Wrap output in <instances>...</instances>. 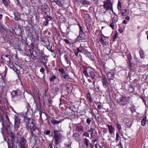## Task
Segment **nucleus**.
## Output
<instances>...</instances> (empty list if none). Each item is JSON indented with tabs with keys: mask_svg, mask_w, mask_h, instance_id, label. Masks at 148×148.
I'll return each instance as SVG.
<instances>
[{
	"mask_svg": "<svg viewBox=\"0 0 148 148\" xmlns=\"http://www.w3.org/2000/svg\"><path fill=\"white\" fill-rule=\"evenodd\" d=\"M7 131L8 136L10 137L12 141H15L16 135L14 133L11 131V127H8L4 128V131Z\"/></svg>",
	"mask_w": 148,
	"mask_h": 148,
	"instance_id": "1a4fd4ad",
	"label": "nucleus"
},
{
	"mask_svg": "<svg viewBox=\"0 0 148 148\" xmlns=\"http://www.w3.org/2000/svg\"><path fill=\"white\" fill-rule=\"evenodd\" d=\"M91 70V68L89 67L84 65L83 66V72L86 77L89 76L88 75Z\"/></svg>",
	"mask_w": 148,
	"mask_h": 148,
	"instance_id": "4468645a",
	"label": "nucleus"
},
{
	"mask_svg": "<svg viewBox=\"0 0 148 148\" xmlns=\"http://www.w3.org/2000/svg\"><path fill=\"white\" fill-rule=\"evenodd\" d=\"M112 114H113V115H112V116H113V117H112V118L113 119H114L115 118V117H116V113L115 112V111L114 110H112Z\"/></svg>",
	"mask_w": 148,
	"mask_h": 148,
	"instance_id": "774afa93",
	"label": "nucleus"
},
{
	"mask_svg": "<svg viewBox=\"0 0 148 148\" xmlns=\"http://www.w3.org/2000/svg\"><path fill=\"white\" fill-rule=\"evenodd\" d=\"M73 111L69 110V109L68 110V109H65V112L68 115H71V113H72V111Z\"/></svg>",
	"mask_w": 148,
	"mask_h": 148,
	"instance_id": "69168bd1",
	"label": "nucleus"
},
{
	"mask_svg": "<svg viewBox=\"0 0 148 148\" xmlns=\"http://www.w3.org/2000/svg\"><path fill=\"white\" fill-rule=\"evenodd\" d=\"M24 121L26 129L28 131L30 130L31 135L32 137H36L37 135L40 134V130L34 119L25 116Z\"/></svg>",
	"mask_w": 148,
	"mask_h": 148,
	"instance_id": "f257e3e1",
	"label": "nucleus"
},
{
	"mask_svg": "<svg viewBox=\"0 0 148 148\" xmlns=\"http://www.w3.org/2000/svg\"><path fill=\"white\" fill-rule=\"evenodd\" d=\"M42 104L40 102H39L38 104H36V110L37 111H39V112L43 113V110L42 108Z\"/></svg>",
	"mask_w": 148,
	"mask_h": 148,
	"instance_id": "72a5a7b5",
	"label": "nucleus"
},
{
	"mask_svg": "<svg viewBox=\"0 0 148 148\" xmlns=\"http://www.w3.org/2000/svg\"><path fill=\"white\" fill-rule=\"evenodd\" d=\"M111 52V49H110L109 50V53L107 54H106V55H105L106 58L107 60L108 59H109L110 58V56L109 55H110V53Z\"/></svg>",
	"mask_w": 148,
	"mask_h": 148,
	"instance_id": "338daca9",
	"label": "nucleus"
},
{
	"mask_svg": "<svg viewBox=\"0 0 148 148\" xmlns=\"http://www.w3.org/2000/svg\"><path fill=\"white\" fill-rule=\"evenodd\" d=\"M92 120H93V118H88L86 119V123L88 125H90L91 124V121Z\"/></svg>",
	"mask_w": 148,
	"mask_h": 148,
	"instance_id": "6e6d98bb",
	"label": "nucleus"
},
{
	"mask_svg": "<svg viewBox=\"0 0 148 148\" xmlns=\"http://www.w3.org/2000/svg\"><path fill=\"white\" fill-rule=\"evenodd\" d=\"M88 75L89 76H88V77H89L92 80H95L97 79V77L96 76L95 72L94 71H92V70H91L89 73Z\"/></svg>",
	"mask_w": 148,
	"mask_h": 148,
	"instance_id": "393cba45",
	"label": "nucleus"
},
{
	"mask_svg": "<svg viewBox=\"0 0 148 148\" xmlns=\"http://www.w3.org/2000/svg\"><path fill=\"white\" fill-rule=\"evenodd\" d=\"M3 3L5 7H7L8 5V3L6 0H2Z\"/></svg>",
	"mask_w": 148,
	"mask_h": 148,
	"instance_id": "e2e57ef3",
	"label": "nucleus"
},
{
	"mask_svg": "<svg viewBox=\"0 0 148 148\" xmlns=\"http://www.w3.org/2000/svg\"><path fill=\"white\" fill-rule=\"evenodd\" d=\"M127 89L130 93H132L134 90V88L132 85H130Z\"/></svg>",
	"mask_w": 148,
	"mask_h": 148,
	"instance_id": "37998d69",
	"label": "nucleus"
},
{
	"mask_svg": "<svg viewBox=\"0 0 148 148\" xmlns=\"http://www.w3.org/2000/svg\"><path fill=\"white\" fill-rule=\"evenodd\" d=\"M8 66H9L10 68L11 69H13V68L14 67V63L13 64H12L11 63V62L10 63H8L7 64Z\"/></svg>",
	"mask_w": 148,
	"mask_h": 148,
	"instance_id": "680f3d73",
	"label": "nucleus"
},
{
	"mask_svg": "<svg viewBox=\"0 0 148 148\" xmlns=\"http://www.w3.org/2000/svg\"><path fill=\"white\" fill-rule=\"evenodd\" d=\"M92 145L93 147L94 145L95 146V148H98V147H99L100 148H101V146H100L99 145L98 141L97 139H95L92 140Z\"/></svg>",
	"mask_w": 148,
	"mask_h": 148,
	"instance_id": "c85d7f7f",
	"label": "nucleus"
},
{
	"mask_svg": "<svg viewBox=\"0 0 148 148\" xmlns=\"http://www.w3.org/2000/svg\"><path fill=\"white\" fill-rule=\"evenodd\" d=\"M56 76L54 75H53L51 76L49 78V81L51 82H53L54 80L56 79Z\"/></svg>",
	"mask_w": 148,
	"mask_h": 148,
	"instance_id": "79ce46f5",
	"label": "nucleus"
},
{
	"mask_svg": "<svg viewBox=\"0 0 148 148\" xmlns=\"http://www.w3.org/2000/svg\"><path fill=\"white\" fill-rule=\"evenodd\" d=\"M133 120L132 119H127L126 121V123L128 127L131 126L132 124Z\"/></svg>",
	"mask_w": 148,
	"mask_h": 148,
	"instance_id": "4c0bfd02",
	"label": "nucleus"
},
{
	"mask_svg": "<svg viewBox=\"0 0 148 148\" xmlns=\"http://www.w3.org/2000/svg\"><path fill=\"white\" fill-rule=\"evenodd\" d=\"M65 107L66 108V109H69L70 111H73V108L71 106V103H66Z\"/></svg>",
	"mask_w": 148,
	"mask_h": 148,
	"instance_id": "58836bf2",
	"label": "nucleus"
},
{
	"mask_svg": "<svg viewBox=\"0 0 148 148\" xmlns=\"http://www.w3.org/2000/svg\"><path fill=\"white\" fill-rule=\"evenodd\" d=\"M99 41L103 45H105L106 44V41H104L102 36H101V38H99Z\"/></svg>",
	"mask_w": 148,
	"mask_h": 148,
	"instance_id": "de8ad7c7",
	"label": "nucleus"
},
{
	"mask_svg": "<svg viewBox=\"0 0 148 148\" xmlns=\"http://www.w3.org/2000/svg\"><path fill=\"white\" fill-rule=\"evenodd\" d=\"M111 73L110 72H109L108 73L107 75V77L108 79V80L109 81V82L110 81V80L111 79Z\"/></svg>",
	"mask_w": 148,
	"mask_h": 148,
	"instance_id": "bf43d9fd",
	"label": "nucleus"
},
{
	"mask_svg": "<svg viewBox=\"0 0 148 148\" xmlns=\"http://www.w3.org/2000/svg\"><path fill=\"white\" fill-rule=\"evenodd\" d=\"M147 119L146 116H145L141 121V125L143 126H144L145 125L146 121Z\"/></svg>",
	"mask_w": 148,
	"mask_h": 148,
	"instance_id": "8fccbe9b",
	"label": "nucleus"
},
{
	"mask_svg": "<svg viewBox=\"0 0 148 148\" xmlns=\"http://www.w3.org/2000/svg\"><path fill=\"white\" fill-rule=\"evenodd\" d=\"M72 137L75 141L79 142L81 140V137L80 135L77 132L73 133Z\"/></svg>",
	"mask_w": 148,
	"mask_h": 148,
	"instance_id": "dca6fc26",
	"label": "nucleus"
},
{
	"mask_svg": "<svg viewBox=\"0 0 148 148\" xmlns=\"http://www.w3.org/2000/svg\"><path fill=\"white\" fill-rule=\"evenodd\" d=\"M14 19L16 21H18L20 20V16L19 14V13L17 11L14 12Z\"/></svg>",
	"mask_w": 148,
	"mask_h": 148,
	"instance_id": "473e14b6",
	"label": "nucleus"
},
{
	"mask_svg": "<svg viewBox=\"0 0 148 148\" xmlns=\"http://www.w3.org/2000/svg\"><path fill=\"white\" fill-rule=\"evenodd\" d=\"M75 130L77 132H84V128L81 125H78L76 126Z\"/></svg>",
	"mask_w": 148,
	"mask_h": 148,
	"instance_id": "cd10ccee",
	"label": "nucleus"
},
{
	"mask_svg": "<svg viewBox=\"0 0 148 148\" xmlns=\"http://www.w3.org/2000/svg\"><path fill=\"white\" fill-rule=\"evenodd\" d=\"M117 16L116 15H115L114 17H113L112 23H114L117 21Z\"/></svg>",
	"mask_w": 148,
	"mask_h": 148,
	"instance_id": "3c124183",
	"label": "nucleus"
},
{
	"mask_svg": "<svg viewBox=\"0 0 148 148\" xmlns=\"http://www.w3.org/2000/svg\"><path fill=\"white\" fill-rule=\"evenodd\" d=\"M27 105L26 106V108H27V111L25 113L27 115H28L29 114L31 115V117H32L34 116L35 115V112L34 113L33 112L28 102H27Z\"/></svg>",
	"mask_w": 148,
	"mask_h": 148,
	"instance_id": "ddd939ff",
	"label": "nucleus"
},
{
	"mask_svg": "<svg viewBox=\"0 0 148 148\" xmlns=\"http://www.w3.org/2000/svg\"><path fill=\"white\" fill-rule=\"evenodd\" d=\"M10 56L9 55L6 54H3L1 55V59L2 62L7 64L11 62V60L10 59Z\"/></svg>",
	"mask_w": 148,
	"mask_h": 148,
	"instance_id": "9d476101",
	"label": "nucleus"
},
{
	"mask_svg": "<svg viewBox=\"0 0 148 148\" xmlns=\"http://www.w3.org/2000/svg\"><path fill=\"white\" fill-rule=\"evenodd\" d=\"M14 32L18 36L21 37L23 36L22 31L21 27H18L16 28L14 30Z\"/></svg>",
	"mask_w": 148,
	"mask_h": 148,
	"instance_id": "412c9836",
	"label": "nucleus"
},
{
	"mask_svg": "<svg viewBox=\"0 0 148 148\" xmlns=\"http://www.w3.org/2000/svg\"><path fill=\"white\" fill-rule=\"evenodd\" d=\"M120 13L123 16H127L130 14L128 9H123L120 10Z\"/></svg>",
	"mask_w": 148,
	"mask_h": 148,
	"instance_id": "5701e85b",
	"label": "nucleus"
},
{
	"mask_svg": "<svg viewBox=\"0 0 148 148\" xmlns=\"http://www.w3.org/2000/svg\"><path fill=\"white\" fill-rule=\"evenodd\" d=\"M18 67H19L18 65L16 63H14V66L13 69V70L17 73L18 76L19 77V74L20 73V72L18 69Z\"/></svg>",
	"mask_w": 148,
	"mask_h": 148,
	"instance_id": "bb28decb",
	"label": "nucleus"
},
{
	"mask_svg": "<svg viewBox=\"0 0 148 148\" xmlns=\"http://www.w3.org/2000/svg\"><path fill=\"white\" fill-rule=\"evenodd\" d=\"M58 71L64 79H66L68 78V75L66 74L65 71L63 68L59 69Z\"/></svg>",
	"mask_w": 148,
	"mask_h": 148,
	"instance_id": "6ab92c4d",
	"label": "nucleus"
},
{
	"mask_svg": "<svg viewBox=\"0 0 148 148\" xmlns=\"http://www.w3.org/2000/svg\"><path fill=\"white\" fill-rule=\"evenodd\" d=\"M1 110L3 112V114L6 119V120H3L2 123V127L1 128V132L2 134L3 135L4 128L6 127H11L12 126V124L10 121L6 110L4 111V109H3Z\"/></svg>",
	"mask_w": 148,
	"mask_h": 148,
	"instance_id": "7ed1b4c3",
	"label": "nucleus"
},
{
	"mask_svg": "<svg viewBox=\"0 0 148 148\" xmlns=\"http://www.w3.org/2000/svg\"><path fill=\"white\" fill-rule=\"evenodd\" d=\"M81 2L83 5H89L90 2L86 0H81Z\"/></svg>",
	"mask_w": 148,
	"mask_h": 148,
	"instance_id": "49530a36",
	"label": "nucleus"
},
{
	"mask_svg": "<svg viewBox=\"0 0 148 148\" xmlns=\"http://www.w3.org/2000/svg\"><path fill=\"white\" fill-rule=\"evenodd\" d=\"M73 51L75 55L77 57L79 56V53L81 52L84 54L90 60H93L95 59L93 53L88 52L86 49L82 46L81 45L79 47H77L75 49H73Z\"/></svg>",
	"mask_w": 148,
	"mask_h": 148,
	"instance_id": "f03ea898",
	"label": "nucleus"
},
{
	"mask_svg": "<svg viewBox=\"0 0 148 148\" xmlns=\"http://www.w3.org/2000/svg\"><path fill=\"white\" fill-rule=\"evenodd\" d=\"M40 6L41 11L45 14H46L48 11V5L44 3L43 4L41 5Z\"/></svg>",
	"mask_w": 148,
	"mask_h": 148,
	"instance_id": "a211bd4d",
	"label": "nucleus"
},
{
	"mask_svg": "<svg viewBox=\"0 0 148 148\" xmlns=\"http://www.w3.org/2000/svg\"><path fill=\"white\" fill-rule=\"evenodd\" d=\"M45 19L46 20V22L45 24V26H47L49 25V21L52 19V18L51 16L48 15H47L45 17Z\"/></svg>",
	"mask_w": 148,
	"mask_h": 148,
	"instance_id": "c756f323",
	"label": "nucleus"
},
{
	"mask_svg": "<svg viewBox=\"0 0 148 148\" xmlns=\"http://www.w3.org/2000/svg\"><path fill=\"white\" fill-rule=\"evenodd\" d=\"M77 25L79 28V35L78 36H84L85 37H86V34L83 31V28L80 24L78 23Z\"/></svg>",
	"mask_w": 148,
	"mask_h": 148,
	"instance_id": "aec40b11",
	"label": "nucleus"
},
{
	"mask_svg": "<svg viewBox=\"0 0 148 148\" xmlns=\"http://www.w3.org/2000/svg\"><path fill=\"white\" fill-rule=\"evenodd\" d=\"M22 94L19 89L13 90L11 93L12 100L14 103L20 101L22 98Z\"/></svg>",
	"mask_w": 148,
	"mask_h": 148,
	"instance_id": "39448f33",
	"label": "nucleus"
},
{
	"mask_svg": "<svg viewBox=\"0 0 148 148\" xmlns=\"http://www.w3.org/2000/svg\"><path fill=\"white\" fill-rule=\"evenodd\" d=\"M72 142H68L64 144L63 148H72L71 147Z\"/></svg>",
	"mask_w": 148,
	"mask_h": 148,
	"instance_id": "ea45409f",
	"label": "nucleus"
},
{
	"mask_svg": "<svg viewBox=\"0 0 148 148\" xmlns=\"http://www.w3.org/2000/svg\"><path fill=\"white\" fill-rule=\"evenodd\" d=\"M64 58L65 59V61L66 63L68 65L67 67H68L71 64L70 58L68 55L66 54L64 55Z\"/></svg>",
	"mask_w": 148,
	"mask_h": 148,
	"instance_id": "4be33fe9",
	"label": "nucleus"
},
{
	"mask_svg": "<svg viewBox=\"0 0 148 148\" xmlns=\"http://www.w3.org/2000/svg\"><path fill=\"white\" fill-rule=\"evenodd\" d=\"M51 133V131L50 130H44V134L47 135H49Z\"/></svg>",
	"mask_w": 148,
	"mask_h": 148,
	"instance_id": "0e129e2a",
	"label": "nucleus"
},
{
	"mask_svg": "<svg viewBox=\"0 0 148 148\" xmlns=\"http://www.w3.org/2000/svg\"><path fill=\"white\" fill-rule=\"evenodd\" d=\"M8 147H9L10 148H14V141H13L12 140H10L9 139H8Z\"/></svg>",
	"mask_w": 148,
	"mask_h": 148,
	"instance_id": "7c9ffc66",
	"label": "nucleus"
},
{
	"mask_svg": "<svg viewBox=\"0 0 148 148\" xmlns=\"http://www.w3.org/2000/svg\"><path fill=\"white\" fill-rule=\"evenodd\" d=\"M117 8L119 10H121V2L119 1H118L117 4Z\"/></svg>",
	"mask_w": 148,
	"mask_h": 148,
	"instance_id": "864d4df0",
	"label": "nucleus"
},
{
	"mask_svg": "<svg viewBox=\"0 0 148 148\" xmlns=\"http://www.w3.org/2000/svg\"><path fill=\"white\" fill-rule=\"evenodd\" d=\"M26 44L28 46L29 48L30 49L34 50V44L33 42H32L30 45L29 46L28 44V43H26Z\"/></svg>",
	"mask_w": 148,
	"mask_h": 148,
	"instance_id": "c03bdc74",
	"label": "nucleus"
},
{
	"mask_svg": "<svg viewBox=\"0 0 148 148\" xmlns=\"http://www.w3.org/2000/svg\"><path fill=\"white\" fill-rule=\"evenodd\" d=\"M103 7L106 9L105 12L111 10V0H106L103 2Z\"/></svg>",
	"mask_w": 148,
	"mask_h": 148,
	"instance_id": "9b49d317",
	"label": "nucleus"
},
{
	"mask_svg": "<svg viewBox=\"0 0 148 148\" xmlns=\"http://www.w3.org/2000/svg\"><path fill=\"white\" fill-rule=\"evenodd\" d=\"M5 32H6V34L5 35L7 37L9 38L10 37H13V33L11 31L6 29Z\"/></svg>",
	"mask_w": 148,
	"mask_h": 148,
	"instance_id": "2f4dec72",
	"label": "nucleus"
},
{
	"mask_svg": "<svg viewBox=\"0 0 148 148\" xmlns=\"http://www.w3.org/2000/svg\"><path fill=\"white\" fill-rule=\"evenodd\" d=\"M47 48L48 50L49 51H51L52 53L54 52V51H53L52 49V46H50L49 44V45L47 47Z\"/></svg>",
	"mask_w": 148,
	"mask_h": 148,
	"instance_id": "5fc2aeb1",
	"label": "nucleus"
},
{
	"mask_svg": "<svg viewBox=\"0 0 148 148\" xmlns=\"http://www.w3.org/2000/svg\"><path fill=\"white\" fill-rule=\"evenodd\" d=\"M53 133L55 145H58L60 143H62L63 136L61 133V131L57 130H54Z\"/></svg>",
	"mask_w": 148,
	"mask_h": 148,
	"instance_id": "20e7f679",
	"label": "nucleus"
},
{
	"mask_svg": "<svg viewBox=\"0 0 148 148\" xmlns=\"http://www.w3.org/2000/svg\"><path fill=\"white\" fill-rule=\"evenodd\" d=\"M89 143V141L86 138L84 139L83 143L84 144L86 145V148H94L92 142H91V143Z\"/></svg>",
	"mask_w": 148,
	"mask_h": 148,
	"instance_id": "2eb2a0df",
	"label": "nucleus"
},
{
	"mask_svg": "<svg viewBox=\"0 0 148 148\" xmlns=\"http://www.w3.org/2000/svg\"><path fill=\"white\" fill-rule=\"evenodd\" d=\"M86 37L77 36L75 39V42L76 43L78 42H86L87 41Z\"/></svg>",
	"mask_w": 148,
	"mask_h": 148,
	"instance_id": "f3484780",
	"label": "nucleus"
},
{
	"mask_svg": "<svg viewBox=\"0 0 148 148\" xmlns=\"http://www.w3.org/2000/svg\"><path fill=\"white\" fill-rule=\"evenodd\" d=\"M18 146L20 148H26L25 146L27 141L24 138H21L20 139L18 140Z\"/></svg>",
	"mask_w": 148,
	"mask_h": 148,
	"instance_id": "f8f14e48",
	"label": "nucleus"
},
{
	"mask_svg": "<svg viewBox=\"0 0 148 148\" xmlns=\"http://www.w3.org/2000/svg\"><path fill=\"white\" fill-rule=\"evenodd\" d=\"M52 92L54 94L57 95L59 91V88L58 86H56L52 88Z\"/></svg>",
	"mask_w": 148,
	"mask_h": 148,
	"instance_id": "e433bc0d",
	"label": "nucleus"
},
{
	"mask_svg": "<svg viewBox=\"0 0 148 148\" xmlns=\"http://www.w3.org/2000/svg\"><path fill=\"white\" fill-rule=\"evenodd\" d=\"M71 25H69L68 27H67V29L66 32V35L67 36L68 35L69 32L70 31V28H71Z\"/></svg>",
	"mask_w": 148,
	"mask_h": 148,
	"instance_id": "4d7b16f0",
	"label": "nucleus"
},
{
	"mask_svg": "<svg viewBox=\"0 0 148 148\" xmlns=\"http://www.w3.org/2000/svg\"><path fill=\"white\" fill-rule=\"evenodd\" d=\"M104 77H103V79H101L102 82L103 84V86H105L106 90V91L108 92L109 93V96L110 99V88H111V85L110 83H109L108 82L107 79L104 76Z\"/></svg>",
	"mask_w": 148,
	"mask_h": 148,
	"instance_id": "0eeeda50",
	"label": "nucleus"
},
{
	"mask_svg": "<svg viewBox=\"0 0 148 148\" xmlns=\"http://www.w3.org/2000/svg\"><path fill=\"white\" fill-rule=\"evenodd\" d=\"M14 127L15 130L16 131L18 130L21 124V119L17 116L15 115L14 117Z\"/></svg>",
	"mask_w": 148,
	"mask_h": 148,
	"instance_id": "6e6552de",
	"label": "nucleus"
},
{
	"mask_svg": "<svg viewBox=\"0 0 148 148\" xmlns=\"http://www.w3.org/2000/svg\"><path fill=\"white\" fill-rule=\"evenodd\" d=\"M116 95H112V96L114 98L116 99L118 103L120 106H125L128 103L129 97H124L120 96L119 97H117L115 96Z\"/></svg>",
	"mask_w": 148,
	"mask_h": 148,
	"instance_id": "423d86ee",
	"label": "nucleus"
},
{
	"mask_svg": "<svg viewBox=\"0 0 148 148\" xmlns=\"http://www.w3.org/2000/svg\"><path fill=\"white\" fill-rule=\"evenodd\" d=\"M38 54L39 58H40V60L41 61H43V60L45 61V62L47 61L48 59L46 58L45 54L43 52L41 53L39 52Z\"/></svg>",
	"mask_w": 148,
	"mask_h": 148,
	"instance_id": "b1692460",
	"label": "nucleus"
},
{
	"mask_svg": "<svg viewBox=\"0 0 148 148\" xmlns=\"http://www.w3.org/2000/svg\"><path fill=\"white\" fill-rule=\"evenodd\" d=\"M65 87L67 93H69L71 92L72 89V86L71 84L69 83L66 84Z\"/></svg>",
	"mask_w": 148,
	"mask_h": 148,
	"instance_id": "a878e982",
	"label": "nucleus"
},
{
	"mask_svg": "<svg viewBox=\"0 0 148 148\" xmlns=\"http://www.w3.org/2000/svg\"><path fill=\"white\" fill-rule=\"evenodd\" d=\"M118 36V33L117 32H115L114 34V37L112 41L114 42L115 41V39L117 38Z\"/></svg>",
	"mask_w": 148,
	"mask_h": 148,
	"instance_id": "052dcab7",
	"label": "nucleus"
},
{
	"mask_svg": "<svg viewBox=\"0 0 148 148\" xmlns=\"http://www.w3.org/2000/svg\"><path fill=\"white\" fill-rule=\"evenodd\" d=\"M106 44L104 45L107 47L110 50V48L111 47V42H107L106 41Z\"/></svg>",
	"mask_w": 148,
	"mask_h": 148,
	"instance_id": "13d9d810",
	"label": "nucleus"
},
{
	"mask_svg": "<svg viewBox=\"0 0 148 148\" xmlns=\"http://www.w3.org/2000/svg\"><path fill=\"white\" fill-rule=\"evenodd\" d=\"M53 140H52L51 141H49L48 143V147L49 148H53Z\"/></svg>",
	"mask_w": 148,
	"mask_h": 148,
	"instance_id": "a18cd8bd",
	"label": "nucleus"
},
{
	"mask_svg": "<svg viewBox=\"0 0 148 148\" xmlns=\"http://www.w3.org/2000/svg\"><path fill=\"white\" fill-rule=\"evenodd\" d=\"M86 98L88 100L90 103H91L93 102V100L91 97L90 92H87L86 93Z\"/></svg>",
	"mask_w": 148,
	"mask_h": 148,
	"instance_id": "c9c22d12",
	"label": "nucleus"
},
{
	"mask_svg": "<svg viewBox=\"0 0 148 148\" xmlns=\"http://www.w3.org/2000/svg\"><path fill=\"white\" fill-rule=\"evenodd\" d=\"M94 129L92 127H90V130L88 131V133L89 132L90 134H91V136H92V135L93 134Z\"/></svg>",
	"mask_w": 148,
	"mask_h": 148,
	"instance_id": "603ef678",
	"label": "nucleus"
},
{
	"mask_svg": "<svg viewBox=\"0 0 148 148\" xmlns=\"http://www.w3.org/2000/svg\"><path fill=\"white\" fill-rule=\"evenodd\" d=\"M6 29L0 23V32L4 34Z\"/></svg>",
	"mask_w": 148,
	"mask_h": 148,
	"instance_id": "a19ab883",
	"label": "nucleus"
},
{
	"mask_svg": "<svg viewBox=\"0 0 148 148\" xmlns=\"http://www.w3.org/2000/svg\"><path fill=\"white\" fill-rule=\"evenodd\" d=\"M54 2H55L56 4L59 5L60 6H62L63 5V4L62 3L61 1H60L59 0H55Z\"/></svg>",
	"mask_w": 148,
	"mask_h": 148,
	"instance_id": "09e8293b",
	"label": "nucleus"
},
{
	"mask_svg": "<svg viewBox=\"0 0 148 148\" xmlns=\"http://www.w3.org/2000/svg\"><path fill=\"white\" fill-rule=\"evenodd\" d=\"M50 121L51 123H52L53 125H57L59 123H61L62 120H60V121H58L55 119H52Z\"/></svg>",
	"mask_w": 148,
	"mask_h": 148,
	"instance_id": "f704fd0d",
	"label": "nucleus"
}]
</instances>
